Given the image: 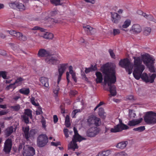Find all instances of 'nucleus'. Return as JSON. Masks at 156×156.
Listing matches in <instances>:
<instances>
[{"label":"nucleus","instance_id":"nucleus-3","mask_svg":"<svg viewBox=\"0 0 156 156\" xmlns=\"http://www.w3.org/2000/svg\"><path fill=\"white\" fill-rule=\"evenodd\" d=\"M73 130L74 135L73 136L72 141L68 144V150L70 149H73V151H74L76 149L78 148V147L76 142L77 141L80 142L82 140H85L86 139L82 137L78 134V131L75 127L73 128Z\"/></svg>","mask_w":156,"mask_h":156},{"label":"nucleus","instance_id":"nucleus-9","mask_svg":"<svg viewBox=\"0 0 156 156\" xmlns=\"http://www.w3.org/2000/svg\"><path fill=\"white\" fill-rule=\"evenodd\" d=\"M87 122L89 126L92 125L98 126L101 124L100 119L94 116L89 117Z\"/></svg>","mask_w":156,"mask_h":156},{"label":"nucleus","instance_id":"nucleus-11","mask_svg":"<svg viewBox=\"0 0 156 156\" xmlns=\"http://www.w3.org/2000/svg\"><path fill=\"white\" fill-rule=\"evenodd\" d=\"M99 132V130L98 128L93 127H90L87 130L86 134L88 137H93L96 136Z\"/></svg>","mask_w":156,"mask_h":156},{"label":"nucleus","instance_id":"nucleus-46","mask_svg":"<svg viewBox=\"0 0 156 156\" xmlns=\"http://www.w3.org/2000/svg\"><path fill=\"white\" fill-rule=\"evenodd\" d=\"M120 33V30L119 29H113V34L114 36L119 34Z\"/></svg>","mask_w":156,"mask_h":156},{"label":"nucleus","instance_id":"nucleus-21","mask_svg":"<svg viewBox=\"0 0 156 156\" xmlns=\"http://www.w3.org/2000/svg\"><path fill=\"white\" fill-rule=\"evenodd\" d=\"M40 80L44 87H48L49 86L48 79L47 78L42 77L40 78Z\"/></svg>","mask_w":156,"mask_h":156},{"label":"nucleus","instance_id":"nucleus-20","mask_svg":"<svg viewBox=\"0 0 156 156\" xmlns=\"http://www.w3.org/2000/svg\"><path fill=\"white\" fill-rule=\"evenodd\" d=\"M95 75L96 76V83H101L103 79L101 73L99 72H96L95 73Z\"/></svg>","mask_w":156,"mask_h":156},{"label":"nucleus","instance_id":"nucleus-27","mask_svg":"<svg viewBox=\"0 0 156 156\" xmlns=\"http://www.w3.org/2000/svg\"><path fill=\"white\" fill-rule=\"evenodd\" d=\"M98 114L102 118L104 119L105 117V113L104 112V109L102 108H99Z\"/></svg>","mask_w":156,"mask_h":156},{"label":"nucleus","instance_id":"nucleus-17","mask_svg":"<svg viewBox=\"0 0 156 156\" xmlns=\"http://www.w3.org/2000/svg\"><path fill=\"white\" fill-rule=\"evenodd\" d=\"M51 54V53L48 51L44 49H41L38 51V55L39 56H48Z\"/></svg>","mask_w":156,"mask_h":156},{"label":"nucleus","instance_id":"nucleus-60","mask_svg":"<svg viewBox=\"0 0 156 156\" xmlns=\"http://www.w3.org/2000/svg\"><path fill=\"white\" fill-rule=\"evenodd\" d=\"M57 14V12L56 11H54L51 12L50 14L52 16H55Z\"/></svg>","mask_w":156,"mask_h":156},{"label":"nucleus","instance_id":"nucleus-2","mask_svg":"<svg viewBox=\"0 0 156 156\" xmlns=\"http://www.w3.org/2000/svg\"><path fill=\"white\" fill-rule=\"evenodd\" d=\"M115 65L113 64H106L101 67V70L104 74V85H107L109 88H105V90L109 91V98L112 96H114L116 94V87L114 84L116 82L115 74Z\"/></svg>","mask_w":156,"mask_h":156},{"label":"nucleus","instance_id":"nucleus-14","mask_svg":"<svg viewBox=\"0 0 156 156\" xmlns=\"http://www.w3.org/2000/svg\"><path fill=\"white\" fill-rule=\"evenodd\" d=\"M45 61L46 62L53 65L56 64L59 62L56 57L52 56L51 54L46 58Z\"/></svg>","mask_w":156,"mask_h":156},{"label":"nucleus","instance_id":"nucleus-7","mask_svg":"<svg viewBox=\"0 0 156 156\" xmlns=\"http://www.w3.org/2000/svg\"><path fill=\"white\" fill-rule=\"evenodd\" d=\"M119 123L116 126H115L113 128H112L111 131L112 133H116L119 132L125 129H127V126L124 124L122 122V120L119 119Z\"/></svg>","mask_w":156,"mask_h":156},{"label":"nucleus","instance_id":"nucleus-18","mask_svg":"<svg viewBox=\"0 0 156 156\" xmlns=\"http://www.w3.org/2000/svg\"><path fill=\"white\" fill-rule=\"evenodd\" d=\"M143 119V118H140L138 119H133L129 121L128 124L130 126H134L141 123Z\"/></svg>","mask_w":156,"mask_h":156},{"label":"nucleus","instance_id":"nucleus-32","mask_svg":"<svg viewBox=\"0 0 156 156\" xmlns=\"http://www.w3.org/2000/svg\"><path fill=\"white\" fill-rule=\"evenodd\" d=\"M17 8L20 11H22L25 10V7L24 5L21 3H18Z\"/></svg>","mask_w":156,"mask_h":156},{"label":"nucleus","instance_id":"nucleus-39","mask_svg":"<svg viewBox=\"0 0 156 156\" xmlns=\"http://www.w3.org/2000/svg\"><path fill=\"white\" fill-rule=\"evenodd\" d=\"M11 108L14 111H18L20 108V106L19 105L17 104L15 105L11 106Z\"/></svg>","mask_w":156,"mask_h":156},{"label":"nucleus","instance_id":"nucleus-19","mask_svg":"<svg viewBox=\"0 0 156 156\" xmlns=\"http://www.w3.org/2000/svg\"><path fill=\"white\" fill-rule=\"evenodd\" d=\"M14 36L16 37L17 38L20 40L25 41L27 40L26 37L19 32L16 31Z\"/></svg>","mask_w":156,"mask_h":156},{"label":"nucleus","instance_id":"nucleus-37","mask_svg":"<svg viewBox=\"0 0 156 156\" xmlns=\"http://www.w3.org/2000/svg\"><path fill=\"white\" fill-rule=\"evenodd\" d=\"M145 127L144 126H141L137 128H134L133 130L135 131H138L140 132H142L145 129Z\"/></svg>","mask_w":156,"mask_h":156},{"label":"nucleus","instance_id":"nucleus-53","mask_svg":"<svg viewBox=\"0 0 156 156\" xmlns=\"http://www.w3.org/2000/svg\"><path fill=\"white\" fill-rule=\"evenodd\" d=\"M137 13L140 15H143L144 16H147V15H146L145 13H143V12L140 10H138L137 11Z\"/></svg>","mask_w":156,"mask_h":156},{"label":"nucleus","instance_id":"nucleus-33","mask_svg":"<svg viewBox=\"0 0 156 156\" xmlns=\"http://www.w3.org/2000/svg\"><path fill=\"white\" fill-rule=\"evenodd\" d=\"M65 124L66 126L67 127H69L70 125V119L69 116L68 115H66L65 118Z\"/></svg>","mask_w":156,"mask_h":156},{"label":"nucleus","instance_id":"nucleus-54","mask_svg":"<svg viewBox=\"0 0 156 156\" xmlns=\"http://www.w3.org/2000/svg\"><path fill=\"white\" fill-rule=\"evenodd\" d=\"M51 145L53 146H57L58 145H60L61 143L60 142H58L57 143L54 142H51Z\"/></svg>","mask_w":156,"mask_h":156},{"label":"nucleus","instance_id":"nucleus-5","mask_svg":"<svg viewBox=\"0 0 156 156\" xmlns=\"http://www.w3.org/2000/svg\"><path fill=\"white\" fill-rule=\"evenodd\" d=\"M48 138L45 134L40 135L37 138V144L39 147L44 146L48 142Z\"/></svg>","mask_w":156,"mask_h":156},{"label":"nucleus","instance_id":"nucleus-58","mask_svg":"<svg viewBox=\"0 0 156 156\" xmlns=\"http://www.w3.org/2000/svg\"><path fill=\"white\" fill-rule=\"evenodd\" d=\"M71 75L72 76L73 79L74 80L75 82H77V80L76 79V74L75 73H74L73 74H73H71Z\"/></svg>","mask_w":156,"mask_h":156},{"label":"nucleus","instance_id":"nucleus-48","mask_svg":"<svg viewBox=\"0 0 156 156\" xmlns=\"http://www.w3.org/2000/svg\"><path fill=\"white\" fill-rule=\"evenodd\" d=\"M15 84V83H14L9 84L6 87L5 89L7 90H9L10 89L12 88Z\"/></svg>","mask_w":156,"mask_h":156},{"label":"nucleus","instance_id":"nucleus-31","mask_svg":"<svg viewBox=\"0 0 156 156\" xmlns=\"http://www.w3.org/2000/svg\"><path fill=\"white\" fill-rule=\"evenodd\" d=\"M151 31V29L150 27H145L144 30V34L146 36L149 35Z\"/></svg>","mask_w":156,"mask_h":156},{"label":"nucleus","instance_id":"nucleus-4","mask_svg":"<svg viewBox=\"0 0 156 156\" xmlns=\"http://www.w3.org/2000/svg\"><path fill=\"white\" fill-rule=\"evenodd\" d=\"M156 113L151 111L147 112L144 117L145 122L148 124H154Z\"/></svg>","mask_w":156,"mask_h":156},{"label":"nucleus","instance_id":"nucleus-56","mask_svg":"<svg viewBox=\"0 0 156 156\" xmlns=\"http://www.w3.org/2000/svg\"><path fill=\"white\" fill-rule=\"evenodd\" d=\"M33 30H40L41 31H44V29L43 28L39 27L37 26L34 27L33 29Z\"/></svg>","mask_w":156,"mask_h":156},{"label":"nucleus","instance_id":"nucleus-34","mask_svg":"<svg viewBox=\"0 0 156 156\" xmlns=\"http://www.w3.org/2000/svg\"><path fill=\"white\" fill-rule=\"evenodd\" d=\"M136 115L133 110H129V116L130 118H134Z\"/></svg>","mask_w":156,"mask_h":156},{"label":"nucleus","instance_id":"nucleus-10","mask_svg":"<svg viewBox=\"0 0 156 156\" xmlns=\"http://www.w3.org/2000/svg\"><path fill=\"white\" fill-rule=\"evenodd\" d=\"M12 141L11 139H8L4 144L3 151L6 154H9L10 152L12 147Z\"/></svg>","mask_w":156,"mask_h":156},{"label":"nucleus","instance_id":"nucleus-50","mask_svg":"<svg viewBox=\"0 0 156 156\" xmlns=\"http://www.w3.org/2000/svg\"><path fill=\"white\" fill-rule=\"evenodd\" d=\"M30 101L33 105L35 106H37V104L35 101V98L34 97H31L30 99Z\"/></svg>","mask_w":156,"mask_h":156},{"label":"nucleus","instance_id":"nucleus-64","mask_svg":"<svg viewBox=\"0 0 156 156\" xmlns=\"http://www.w3.org/2000/svg\"><path fill=\"white\" fill-rule=\"evenodd\" d=\"M6 112L4 111H0V116L5 115L6 114Z\"/></svg>","mask_w":156,"mask_h":156},{"label":"nucleus","instance_id":"nucleus-13","mask_svg":"<svg viewBox=\"0 0 156 156\" xmlns=\"http://www.w3.org/2000/svg\"><path fill=\"white\" fill-rule=\"evenodd\" d=\"M110 14L112 22L116 24L118 23L121 18V16L117 12H111Z\"/></svg>","mask_w":156,"mask_h":156},{"label":"nucleus","instance_id":"nucleus-61","mask_svg":"<svg viewBox=\"0 0 156 156\" xmlns=\"http://www.w3.org/2000/svg\"><path fill=\"white\" fill-rule=\"evenodd\" d=\"M6 37V35L2 33H0V37L2 39L5 38Z\"/></svg>","mask_w":156,"mask_h":156},{"label":"nucleus","instance_id":"nucleus-59","mask_svg":"<svg viewBox=\"0 0 156 156\" xmlns=\"http://www.w3.org/2000/svg\"><path fill=\"white\" fill-rule=\"evenodd\" d=\"M71 75L72 76L73 79L74 80L75 82H77V80L76 79V74L75 73H74L73 74H73H71Z\"/></svg>","mask_w":156,"mask_h":156},{"label":"nucleus","instance_id":"nucleus-24","mask_svg":"<svg viewBox=\"0 0 156 156\" xmlns=\"http://www.w3.org/2000/svg\"><path fill=\"white\" fill-rule=\"evenodd\" d=\"M5 132L7 136H9L13 132V127L11 126L5 130Z\"/></svg>","mask_w":156,"mask_h":156},{"label":"nucleus","instance_id":"nucleus-36","mask_svg":"<svg viewBox=\"0 0 156 156\" xmlns=\"http://www.w3.org/2000/svg\"><path fill=\"white\" fill-rule=\"evenodd\" d=\"M9 5L11 8L15 9L17 8L18 2H10L9 3Z\"/></svg>","mask_w":156,"mask_h":156},{"label":"nucleus","instance_id":"nucleus-40","mask_svg":"<svg viewBox=\"0 0 156 156\" xmlns=\"http://www.w3.org/2000/svg\"><path fill=\"white\" fill-rule=\"evenodd\" d=\"M108 52L109 53L111 57L114 59L115 58V55L114 53L113 52V50L112 49H109L108 50Z\"/></svg>","mask_w":156,"mask_h":156},{"label":"nucleus","instance_id":"nucleus-35","mask_svg":"<svg viewBox=\"0 0 156 156\" xmlns=\"http://www.w3.org/2000/svg\"><path fill=\"white\" fill-rule=\"evenodd\" d=\"M120 29L123 31H126V28H127V20H126L123 24L122 26L119 27Z\"/></svg>","mask_w":156,"mask_h":156},{"label":"nucleus","instance_id":"nucleus-8","mask_svg":"<svg viewBox=\"0 0 156 156\" xmlns=\"http://www.w3.org/2000/svg\"><path fill=\"white\" fill-rule=\"evenodd\" d=\"M32 111L29 109H26L24 110V114L21 115L24 122L26 124L29 122V118L32 119Z\"/></svg>","mask_w":156,"mask_h":156},{"label":"nucleus","instance_id":"nucleus-51","mask_svg":"<svg viewBox=\"0 0 156 156\" xmlns=\"http://www.w3.org/2000/svg\"><path fill=\"white\" fill-rule=\"evenodd\" d=\"M24 80L21 77H19L17 78L14 83L15 84L21 82Z\"/></svg>","mask_w":156,"mask_h":156},{"label":"nucleus","instance_id":"nucleus-38","mask_svg":"<svg viewBox=\"0 0 156 156\" xmlns=\"http://www.w3.org/2000/svg\"><path fill=\"white\" fill-rule=\"evenodd\" d=\"M62 0H51V3L55 5H60L61 4L60 3V1Z\"/></svg>","mask_w":156,"mask_h":156},{"label":"nucleus","instance_id":"nucleus-1","mask_svg":"<svg viewBox=\"0 0 156 156\" xmlns=\"http://www.w3.org/2000/svg\"><path fill=\"white\" fill-rule=\"evenodd\" d=\"M133 58L134 69L133 74L134 78L137 80L141 78L146 83H153L156 77V74L153 73L151 75L145 73H142L145 67L142 64V62L143 61L151 72L154 73L155 72L154 66L155 59L147 53L142 55L141 59L140 57H134Z\"/></svg>","mask_w":156,"mask_h":156},{"label":"nucleus","instance_id":"nucleus-28","mask_svg":"<svg viewBox=\"0 0 156 156\" xmlns=\"http://www.w3.org/2000/svg\"><path fill=\"white\" fill-rule=\"evenodd\" d=\"M19 91L21 94L28 95L30 93V91L29 88H22Z\"/></svg>","mask_w":156,"mask_h":156},{"label":"nucleus","instance_id":"nucleus-49","mask_svg":"<svg viewBox=\"0 0 156 156\" xmlns=\"http://www.w3.org/2000/svg\"><path fill=\"white\" fill-rule=\"evenodd\" d=\"M25 146V145H24V144L23 143H21L20 144L18 148V151H19L21 150L23 148H24V147Z\"/></svg>","mask_w":156,"mask_h":156},{"label":"nucleus","instance_id":"nucleus-57","mask_svg":"<svg viewBox=\"0 0 156 156\" xmlns=\"http://www.w3.org/2000/svg\"><path fill=\"white\" fill-rule=\"evenodd\" d=\"M7 32H8L11 35L14 36L16 31L11 30L10 31L8 30L7 31Z\"/></svg>","mask_w":156,"mask_h":156},{"label":"nucleus","instance_id":"nucleus-45","mask_svg":"<svg viewBox=\"0 0 156 156\" xmlns=\"http://www.w3.org/2000/svg\"><path fill=\"white\" fill-rule=\"evenodd\" d=\"M119 156H127V153L126 151L121 152L118 154Z\"/></svg>","mask_w":156,"mask_h":156},{"label":"nucleus","instance_id":"nucleus-15","mask_svg":"<svg viewBox=\"0 0 156 156\" xmlns=\"http://www.w3.org/2000/svg\"><path fill=\"white\" fill-rule=\"evenodd\" d=\"M142 30L141 27L138 24H133L130 31L134 34H137L140 33Z\"/></svg>","mask_w":156,"mask_h":156},{"label":"nucleus","instance_id":"nucleus-6","mask_svg":"<svg viewBox=\"0 0 156 156\" xmlns=\"http://www.w3.org/2000/svg\"><path fill=\"white\" fill-rule=\"evenodd\" d=\"M23 156H33L35 154L34 149L28 145H26L23 149Z\"/></svg>","mask_w":156,"mask_h":156},{"label":"nucleus","instance_id":"nucleus-43","mask_svg":"<svg viewBox=\"0 0 156 156\" xmlns=\"http://www.w3.org/2000/svg\"><path fill=\"white\" fill-rule=\"evenodd\" d=\"M41 122L42 124V127L45 128L46 127V126L45 125L46 124V121L44 119V118L42 117V119L41 120Z\"/></svg>","mask_w":156,"mask_h":156},{"label":"nucleus","instance_id":"nucleus-30","mask_svg":"<svg viewBox=\"0 0 156 156\" xmlns=\"http://www.w3.org/2000/svg\"><path fill=\"white\" fill-rule=\"evenodd\" d=\"M29 128L28 127H25L24 130L25 137L27 140H28L29 139Z\"/></svg>","mask_w":156,"mask_h":156},{"label":"nucleus","instance_id":"nucleus-62","mask_svg":"<svg viewBox=\"0 0 156 156\" xmlns=\"http://www.w3.org/2000/svg\"><path fill=\"white\" fill-rule=\"evenodd\" d=\"M66 79L67 80V81L68 83L69 82L70 80L69 79V75L68 73V72H67L66 73Z\"/></svg>","mask_w":156,"mask_h":156},{"label":"nucleus","instance_id":"nucleus-44","mask_svg":"<svg viewBox=\"0 0 156 156\" xmlns=\"http://www.w3.org/2000/svg\"><path fill=\"white\" fill-rule=\"evenodd\" d=\"M70 95L72 96H74L77 94V92L75 90H71L70 91Z\"/></svg>","mask_w":156,"mask_h":156},{"label":"nucleus","instance_id":"nucleus-41","mask_svg":"<svg viewBox=\"0 0 156 156\" xmlns=\"http://www.w3.org/2000/svg\"><path fill=\"white\" fill-rule=\"evenodd\" d=\"M6 72L5 71H0V77L2 76V77L4 79H6Z\"/></svg>","mask_w":156,"mask_h":156},{"label":"nucleus","instance_id":"nucleus-12","mask_svg":"<svg viewBox=\"0 0 156 156\" xmlns=\"http://www.w3.org/2000/svg\"><path fill=\"white\" fill-rule=\"evenodd\" d=\"M67 64H60L58 67V83L60 81L62 76L65 72Z\"/></svg>","mask_w":156,"mask_h":156},{"label":"nucleus","instance_id":"nucleus-63","mask_svg":"<svg viewBox=\"0 0 156 156\" xmlns=\"http://www.w3.org/2000/svg\"><path fill=\"white\" fill-rule=\"evenodd\" d=\"M42 113V112L41 110H39V111H36V114L37 115H40Z\"/></svg>","mask_w":156,"mask_h":156},{"label":"nucleus","instance_id":"nucleus-23","mask_svg":"<svg viewBox=\"0 0 156 156\" xmlns=\"http://www.w3.org/2000/svg\"><path fill=\"white\" fill-rule=\"evenodd\" d=\"M97 68L96 65H95L94 66L93 65H91V66L88 68H86L85 70V72L86 73H87L91 71H94L97 70Z\"/></svg>","mask_w":156,"mask_h":156},{"label":"nucleus","instance_id":"nucleus-29","mask_svg":"<svg viewBox=\"0 0 156 156\" xmlns=\"http://www.w3.org/2000/svg\"><path fill=\"white\" fill-rule=\"evenodd\" d=\"M110 154V151L107 150L99 153L97 156H108Z\"/></svg>","mask_w":156,"mask_h":156},{"label":"nucleus","instance_id":"nucleus-16","mask_svg":"<svg viewBox=\"0 0 156 156\" xmlns=\"http://www.w3.org/2000/svg\"><path fill=\"white\" fill-rule=\"evenodd\" d=\"M83 28L84 30L88 34H93L96 32V29L90 25H87L86 26H83Z\"/></svg>","mask_w":156,"mask_h":156},{"label":"nucleus","instance_id":"nucleus-52","mask_svg":"<svg viewBox=\"0 0 156 156\" xmlns=\"http://www.w3.org/2000/svg\"><path fill=\"white\" fill-rule=\"evenodd\" d=\"M59 90V88L58 86L56 88L53 89V92L55 94L57 95Z\"/></svg>","mask_w":156,"mask_h":156},{"label":"nucleus","instance_id":"nucleus-22","mask_svg":"<svg viewBox=\"0 0 156 156\" xmlns=\"http://www.w3.org/2000/svg\"><path fill=\"white\" fill-rule=\"evenodd\" d=\"M119 64L121 67L125 68L127 71V58L120 60Z\"/></svg>","mask_w":156,"mask_h":156},{"label":"nucleus","instance_id":"nucleus-26","mask_svg":"<svg viewBox=\"0 0 156 156\" xmlns=\"http://www.w3.org/2000/svg\"><path fill=\"white\" fill-rule=\"evenodd\" d=\"M54 37L53 34L51 33L47 32L44 33L43 35V37L46 39H51Z\"/></svg>","mask_w":156,"mask_h":156},{"label":"nucleus","instance_id":"nucleus-55","mask_svg":"<svg viewBox=\"0 0 156 156\" xmlns=\"http://www.w3.org/2000/svg\"><path fill=\"white\" fill-rule=\"evenodd\" d=\"M58 118L56 115H55L53 116V121L55 123H56L58 121Z\"/></svg>","mask_w":156,"mask_h":156},{"label":"nucleus","instance_id":"nucleus-47","mask_svg":"<svg viewBox=\"0 0 156 156\" xmlns=\"http://www.w3.org/2000/svg\"><path fill=\"white\" fill-rule=\"evenodd\" d=\"M80 109H76L74 110L72 113V115H73V118H75V115L76 113L80 112Z\"/></svg>","mask_w":156,"mask_h":156},{"label":"nucleus","instance_id":"nucleus-25","mask_svg":"<svg viewBox=\"0 0 156 156\" xmlns=\"http://www.w3.org/2000/svg\"><path fill=\"white\" fill-rule=\"evenodd\" d=\"M126 146V141H122L118 143L116 145V147L118 148L123 149Z\"/></svg>","mask_w":156,"mask_h":156},{"label":"nucleus","instance_id":"nucleus-42","mask_svg":"<svg viewBox=\"0 0 156 156\" xmlns=\"http://www.w3.org/2000/svg\"><path fill=\"white\" fill-rule=\"evenodd\" d=\"M35 129L31 130L29 133V138L30 137L33 136L35 134Z\"/></svg>","mask_w":156,"mask_h":156}]
</instances>
